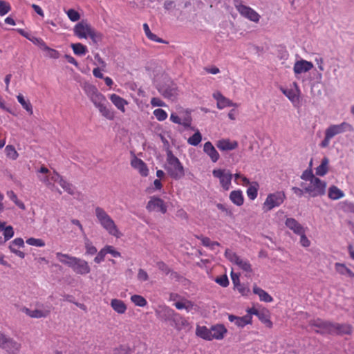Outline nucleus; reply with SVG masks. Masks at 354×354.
I'll use <instances>...</instances> for the list:
<instances>
[{
  "label": "nucleus",
  "mask_w": 354,
  "mask_h": 354,
  "mask_svg": "<svg viewBox=\"0 0 354 354\" xmlns=\"http://www.w3.org/2000/svg\"><path fill=\"white\" fill-rule=\"evenodd\" d=\"M158 91L165 98L171 100H174L178 94L177 86L173 83L160 86Z\"/></svg>",
  "instance_id": "obj_20"
},
{
  "label": "nucleus",
  "mask_w": 354,
  "mask_h": 354,
  "mask_svg": "<svg viewBox=\"0 0 354 354\" xmlns=\"http://www.w3.org/2000/svg\"><path fill=\"white\" fill-rule=\"evenodd\" d=\"M313 64L311 62L301 59L294 64L293 72L296 77L299 75L307 73L313 68Z\"/></svg>",
  "instance_id": "obj_16"
},
{
  "label": "nucleus",
  "mask_w": 354,
  "mask_h": 354,
  "mask_svg": "<svg viewBox=\"0 0 354 354\" xmlns=\"http://www.w3.org/2000/svg\"><path fill=\"white\" fill-rule=\"evenodd\" d=\"M110 305L112 308L119 314H124L127 308L124 302L118 299H111Z\"/></svg>",
  "instance_id": "obj_31"
},
{
  "label": "nucleus",
  "mask_w": 354,
  "mask_h": 354,
  "mask_svg": "<svg viewBox=\"0 0 354 354\" xmlns=\"http://www.w3.org/2000/svg\"><path fill=\"white\" fill-rule=\"evenodd\" d=\"M302 179L309 181V184L305 187L304 191L309 194L310 197H317L322 196L326 192V183L310 174L308 177L304 174Z\"/></svg>",
  "instance_id": "obj_3"
},
{
  "label": "nucleus",
  "mask_w": 354,
  "mask_h": 354,
  "mask_svg": "<svg viewBox=\"0 0 354 354\" xmlns=\"http://www.w3.org/2000/svg\"><path fill=\"white\" fill-rule=\"evenodd\" d=\"M165 169L172 178L179 180L185 176L183 165L171 151H167Z\"/></svg>",
  "instance_id": "obj_2"
},
{
  "label": "nucleus",
  "mask_w": 354,
  "mask_h": 354,
  "mask_svg": "<svg viewBox=\"0 0 354 354\" xmlns=\"http://www.w3.org/2000/svg\"><path fill=\"white\" fill-rule=\"evenodd\" d=\"M185 297L176 293L171 292L169 294V300L173 303V305L175 306V304L181 301Z\"/></svg>",
  "instance_id": "obj_59"
},
{
  "label": "nucleus",
  "mask_w": 354,
  "mask_h": 354,
  "mask_svg": "<svg viewBox=\"0 0 354 354\" xmlns=\"http://www.w3.org/2000/svg\"><path fill=\"white\" fill-rule=\"evenodd\" d=\"M202 244L205 246V247H208L212 250L214 249V247L215 246H218L219 245V243L218 242H216V241H212L210 240V239L207 238V237H203V236H201V238H199Z\"/></svg>",
  "instance_id": "obj_47"
},
{
  "label": "nucleus",
  "mask_w": 354,
  "mask_h": 354,
  "mask_svg": "<svg viewBox=\"0 0 354 354\" xmlns=\"http://www.w3.org/2000/svg\"><path fill=\"white\" fill-rule=\"evenodd\" d=\"M51 179L57 183L63 189L71 195L75 193V187L66 180L63 178L57 172L54 171V174L51 176Z\"/></svg>",
  "instance_id": "obj_17"
},
{
  "label": "nucleus",
  "mask_w": 354,
  "mask_h": 354,
  "mask_svg": "<svg viewBox=\"0 0 354 354\" xmlns=\"http://www.w3.org/2000/svg\"><path fill=\"white\" fill-rule=\"evenodd\" d=\"M21 344L0 332V348L9 354H19Z\"/></svg>",
  "instance_id": "obj_7"
},
{
  "label": "nucleus",
  "mask_w": 354,
  "mask_h": 354,
  "mask_svg": "<svg viewBox=\"0 0 354 354\" xmlns=\"http://www.w3.org/2000/svg\"><path fill=\"white\" fill-rule=\"evenodd\" d=\"M285 198V194L282 192H277L268 194L263 205V210L268 212L276 207H279L283 203Z\"/></svg>",
  "instance_id": "obj_9"
},
{
  "label": "nucleus",
  "mask_w": 354,
  "mask_h": 354,
  "mask_svg": "<svg viewBox=\"0 0 354 354\" xmlns=\"http://www.w3.org/2000/svg\"><path fill=\"white\" fill-rule=\"evenodd\" d=\"M156 315L165 321H172L174 323L180 321L183 325L187 323V320L167 306H158L156 310Z\"/></svg>",
  "instance_id": "obj_6"
},
{
  "label": "nucleus",
  "mask_w": 354,
  "mask_h": 354,
  "mask_svg": "<svg viewBox=\"0 0 354 354\" xmlns=\"http://www.w3.org/2000/svg\"><path fill=\"white\" fill-rule=\"evenodd\" d=\"M227 333V329L222 324H217L211 327L212 339H222Z\"/></svg>",
  "instance_id": "obj_29"
},
{
  "label": "nucleus",
  "mask_w": 354,
  "mask_h": 354,
  "mask_svg": "<svg viewBox=\"0 0 354 354\" xmlns=\"http://www.w3.org/2000/svg\"><path fill=\"white\" fill-rule=\"evenodd\" d=\"M225 257L233 264L245 272L246 277H250L253 272L252 267L250 261L245 258L239 256L236 253L230 249L225 252Z\"/></svg>",
  "instance_id": "obj_5"
},
{
  "label": "nucleus",
  "mask_w": 354,
  "mask_h": 354,
  "mask_svg": "<svg viewBox=\"0 0 354 354\" xmlns=\"http://www.w3.org/2000/svg\"><path fill=\"white\" fill-rule=\"evenodd\" d=\"M196 335L203 339L207 340H212V336L211 335V328H207L205 326H198L196 328Z\"/></svg>",
  "instance_id": "obj_36"
},
{
  "label": "nucleus",
  "mask_w": 354,
  "mask_h": 354,
  "mask_svg": "<svg viewBox=\"0 0 354 354\" xmlns=\"http://www.w3.org/2000/svg\"><path fill=\"white\" fill-rule=\"evenodd\" d=\"M18 102L21 104L23 108L30 114L33 113L32 106L29 100H26L24 97L21 94H19L17 96Z\"/></svg>",
  "instance_id": "obj_40"
},
{
  "label": "nucleus",
  "mask_w": 354,
  "mask_h": 354,
  "mask_svg": "<svg viewBox=\"0 0 354 354\" xmlns=\"http://www.w3.org/2000/svg\"><path fill=\"white\" fill-rule=\"evenodd\" d=\"M55 255H56L57 260L60 263H62L70 268L71 267L73 261L75 260V257L71 256L68 254H64L62 252H57L55 254Z\"/></svg>",
  "instance_id": "obj_33"
},
{
  "label": "nucleus",
  "mask_w": 354,
  "mask_h": 354,
  "mask_svg": "<svg viewBox=\"0 0 354 354\" xmlns=\"http://www.w3.org/2000/svg\"><path fill=\"white\" fill-rule=\"evenodd\" d=\"M258 192V184L254 183L253 185H250L247 190V195L251 200H254L257 196Z\"/></svg>",
  "instance_id": "obj_45"
},
{
  "label": "nucleus",
  "mask_w": 354,
  "mask_h": 354,
  "mask_svg": "<svg viewBox=\"0 0 354 354\" xmlns=\"http://www.w3.org/2000/svg\"><path fill=\"white\" fill-rule=\"evenodd\" d=\"M212 96L216 100V106L218 109H223L230 106H238L236 103H234L232 100L225 97L220 91H215Z\"/></svg>",
  "instance_id": "obj_18"
},
{
  "label": "nucleus",
  "mask_w": 354,
  "mask_h": 354,
  "mask_svg": "<svg viewBox=\"0 0 354 354\" xmlns=\"http://www.w3.org/2000/svg\"><path fill=\"white\" fill-rule=\"evenodd\" d=\"M131 301L135 306L145 307L147 305V301L145 297L139 295H133L131 297Z\"/></svg>",
  "instance_id": "obj_41"
},
{
  "label": "nucleus",
  "mask_w": 354,
  "mask_h": 354,
  "mask_svg": "<svg viewBox=\"0 0 354 354\" xmlns=\"http://www.w3.org/2000/svg\"><path fill=\"white\" fill-rule=\"evenodd\" d=\"M6 156L12 159L15 160L18 157V153L15 150V147L12 145H7L5 149Z\"/></svg>",
  "instance_id": "obj_46"
},
{
  "label": "nucleus",
  "mask_w": 354,
  "mask_h": 354,
  "mask_svg": "<svg viewBox=\"0 0 354 354\" xmlns=\"http://www.w3.org/2000/svg\"><path fill=\"white\" fill-rule=\"evenodd\" d=\"M106 254V252L105 250V247H104L98 252V253L97 254L96 257L94 259V261L96 263H102V261H104Z\"/></svg>",
  "instance_id": "obj_60"
},
{
  "label": "nucleus",
  "mask_w": 354,
  "mask_h": 354,
  "mask_svg": "<svg viewBox=\"0 0 354 354\" xmlns=\"http://www.w3.org/2000/svg\"><path fill=\"white\" fill-rule=\"evenodd\" d=\"M251 322V317L246 315L243 317H238L235 322V324L239 327H244L245 325L250 324Z\"/></svg>",
  "instance_id": "obj_50"
},
{
  "label": "nucleus",
  "mask_w": 354,
  "mask_h": 354,
  "mask_svg": "<svg viewBox=\"0 0 354 354\" xmlns=\"http://www.w3.org/2000/svg\"><path fill=\"white\" fill-rule=\"evenodd\" d=\"M105 250L106 252V254H110L113 257H120L121 255L120 253L118 251H117L114 248V247H113L111 245H106Z\"/></svg>",
  "instance_id": "obj_64"
},
{
  "label": "nucleus",
  "mask_w": 354,
  "mask_h": 354,
  "mask_svg": "<svg viewBox=\"0 0 354 354\" xmlns=\"http://www.w3.org/2000/svg\"><path fill=\"white\" fill-rule=\"evenodd\" d=\"M26 243L35 246V247H44L45 246V242L44 240L41 239H35V238H29L26 240Z\"/></svg>",
  "instance_id": "obj_51"
},
{
  "label": "nucleus",
  "mask_w": 354,
  "mask_h": 354,
  "mask_svg": "<svg viewBox=\"0 0 354 354\" xmlns=\"http://www.w3.org/2000/svg\"><path fill=\"white\" fill-rule=\"evenodd\" d=\"M131 165L135 169L138 170L140 174L142 176H147L149 174V169L147 165L140 158L134 157L131 161Z\"/></svg>",
  "instance_id": "obj_24"
},
{
  "label": "nucleus",
  "mask_w": 354,
  "mask_h": 354,
  "mask_svg": "<svg viewBox=\"0 0 354 354\" xmlns=\"http://www.w3.org/2000/svg\"><path fill=\"white\" fill-rule=\"evenodd\" d=\"M203 151L209 157L213 162H217L220 158L218 152L209 141L204 144Z\"/></svg>",
  "instance_id": "obj_25"
},
{
  "label": "nucleus",
  "mask_w": 354,
  "mask_h": 354,
  "mask_svg": "<svg viewBox=\"0 0 354 354\" xmlns=\"http://www.w3.org/2000/svg\"><path fill=\"white\" fill-rule=\"evenodd\" d=\"M236 8L240 15L243 17L255 23L259 22L261 16L252 8L241 3L236 5Z\"/></svg>",
  "instance_id": "obj_12"
},
{
  "label": "nucleus",
  "mask_w": 354,
  "mask_h": 354,
  "mask_svg": "<svg viewBox=\"0 0 354 354\" xmlns=\"http://www.w3.org/2000/svg\"><path fill=\"white\" fill-rule=\"evenodd\" d=\"M71 48L73 53L78 56H83L88 52L86 46L81 43L72 44Z\"/></svg>",
  "instance_id": "obj_39"
},
{
  "label": "nucleus",
  "mask_w": 354,
  "mask_h": 354,
  "mask_svg": "<svg viewBox=\"0 0 354 354\" xmlns=\"http://www.w3.org/2000/svg\"><path fill=\"white\" fill-rule=\"evenodd\" d=\"M344 196V192L336 186H331L328 189V197L332 200H337Z\"/></svg>",
  "instance_id": "obj_37"
},
{
  "label": "nucleus",
  "mask_w": 354,
  "mask_h": 354,
  "mask_svg": "<svg viewBox=\"0 0 354 354\" xmlns=\"http://www.w3.org/2000/svg\"><path fill=\"white\" fill-rule=\"evenodd\" d=\"M137 279L141 282L147 281L149 280V275L144 269L140 268L138 271Z\"/></svg>",
  "instance_id": "obj_61"
},
{
  "label": "nucleus",
  "mask_w": 354,
  "mask_h": 354,
  "mask_svg": "<svg viewBox=\"0 0 354 354\" xmlns=\"http://www.w3.org/2000/svg\"><path fill=\"white\" fill-rule=\"evenodd\" d=\"M10 9L11 8L8 3L4 1H0V16L6 15Z\"/></svg>",
  "instance_id": "obj_56"
},
{
  "label": "nucleus",
  "mask_w": 354,
  "mask_h": 354,
  "mask_svg": "<svg viewBox=\"0 0 354 354\" xmlns=\"http://www.w3.org/2000/svg\"><path fill=\"white\" fill-rule=\"evenodd\" d=\"M230 199L237 206L242 205L244 201L243 195L241 190L232 191L230 194Z\"/></svg>",
  "instance_id": "obj_32"
},
{
  "label": "nucleus",
  "mask_w": 354,
  "mask_h": 354,
  "mask_svg": "<svg viewBox=\"0 0 354 354\" xmlns=\"http://www.w3.org/2000/svg\"><path fill=\"white\" fill-rule=\"evenodd\" d=\"M153 113L158 121H164L167 118V112L162 109H155Z\"/></svg>",
  "instance_id": "obj_49"
},
{
  "label": "nucleus",
  "mask_w": 354,
  "mask_h": 354,
  "mask_svg": "<svg viewBox=\"0 0 354 354\" xmlns=\"http://www.w3.org/2000/svg\"><path fill=\"white\" fill-rule=\"evenodd\" d=\"M215 281L222 287H227L229 285V280L225 274L216 277Z\"/></svg>",
  "instance_id": "obj_62"
},
{
  "label": "nucleus",
  "mask_w": 354,
  "mask_h": 354,
  "mask_svg": "<svg viewBox=\"0 0 354 354\" xmlns=\"http://www.w3.org/2000/svg\"><path fill=\"white\" fill-rule=\"evenodd\" d=\"M143 30L146 36L151 41H154L159 43H163V40L160 38H158L155 34L152 33L149 29V27L147 24H143Z\"/></svg>",
  "instance_id": "obj_43"
},
{
  "label": "nucleus",
  "mask_w": 354,
  "mask_h": 354,
  "mask_svg": "<svg viewBox=\"0 0 354 354\" xmlns=\"http://www.w3.org/2000/svg\"><path fill=\"white\" fill-rule=\"evenodd\" d=\"M175 307L178 310H185L187 313H190L193 310H196L197 306L191 300L184 297L181 301L175 304Z\"/></svg>",
  "instance_id": "obj_27"
},
{
  "label": "nucleus",
  "mask_w": 354,
  "mask_h": 354,
  "mask_svg": "<svg viewBox=\"0 0 354 354\" xmlns=\"http://www.w3.org/2000/svg\"><path fill=\"white\" fill-rule=\"evenodd\" d=\"M315 324L331 333L350 334L351 333V327L349 325L335 324L322 320L316 321Z\"/></svg>",
  "instance_id": "obj_8"
},
{
  "label": "nucleus",
  "mask_w": 354,
  "mask_h": 354,
  "mask_svg": "<svg viewBox=\"0 0 354 354\" xmlns=\"http://www.w3.org/2000/svg\"><path fill=\"white\" fill-rule=\"evenodd\" d=\"M253 292L257 295L262 301L271 302L273 300L272 297L267 292L257 286L253 287Z\"/></svg>",
  "instance_id": "obj_34"
},
{
  "label": "nucleus",
  "mask_w": 354,
  "mask_h": 354,
  "mask_svg": "<svg viewBox=\"0 0 354 354\" xmlns=\"http://www.w3.org/2000/svg\"><path fill=\"white\" fill-rule=\"evenodd\" d=\"M69 19L73 22L77 21L80 19V15L77 11L74 9H68L65 10Z\"/></svg>",
  "instance_id": "obj_48"
},
{
  "label": "nucleus",
  "mask_w": 354,
  "mask_h": 354,
  "mask_svg": "<svg viewBox=\"0 0 354 354\" xmlns=\"http://www.w3.org/2000/svg\"><path fill=\"white\" fill-rule=\"evenodd\" d=\"M50 310H51V308L50 306L37 304L36 305V308L34 310H32V314L30 315V317H32V318L46 317L50 314Z\"/></svg>",
  "instance_id": "obj_23"
},
{
  "label": "nucleus",
  "mask_w": 354,
  "mask_h": 354,
  "mask_svg": "<svg viewBox=\"0 0 354 354\" xmlns=\"http://www.w3.org/2000/svg\"><path fill=\"white\" fill-rule=\"evenodd\" d=\"M202 140V135L199 132L198 130H197L194 134L188 138L187 142L192 146H197Z\"/></svg>",
  "instance_id": "obj_44"
},
{
  "label": "nucleus",
  "mask_w": 354,
  "mask_h": 354,
  "mask_svg": "<svg viewBox=\"0 0 354 354\" xmlns=\"http://www.w3.org/2000/svg\"><path fill=\"white\" fill-rule=\"evenodd\" d=\"M95 214L97 222L109 234L116 238L122 236V234L115 225V221L103 208L96 207Z\"/></svg>",
  "instance_id": "obj_1"
},
{
  "label": "nucleus",
  "mask_w": 354,
  "mask_h": 354,
  "mask_svg": "<svg viewBox=\"0 0 354 354\" xmlns=\"http://www.w3.org/2000/svg\"><path fill=\"white\" fill-rule=\"evenodd\" d=\"M89 33L88 37L91 39L93 43L97 44L102 39V35L100 32H96L93 28H92Z\"/></svg>",
  "instance_id": "obj_54"
},
{
  "label": "nucleus",
  "mask_w": 354,
  "mask_h": 354,
  "mask_svg": "<svg viewBox=\"0 0 354 354\" xmlns=\"http://www.w3.org/2000/svg\"><path fill=\"white\" fill-rule=\"evenodd\" d=\"M85 91L95 107H97L102 103L106 102L105 97L100 93L95 86H88Z\"/></svg>",
  "instance_id": "obj_13"
},
{
  "label": "nucleus",
  "mask_w": 354,
  "mask_h": 354,
  "mask_svg": "<svg viewBox=\"0 0 354 354\" xmlns=\"http://www.w3.org/2000/svg\"><path fill=\"white\" fill-rule=\"evenodd\" d=\"M286 226L292 230L295 234H301L303 232H306L307 227H304L300 224L296 219L293 218H288L285 222Z\"/></svg>",
  "instance_id": "obj_22"
},
{
  "label": "nucleus",
  "mask_w": 354,
  "mask_h": 354,
  "mask_svg": "<svg viewBox=\"0 0 354 354\" xmlns=\"http://www.w3.org/2000/svg\"><path fill=\"white\" fill-rule=\"evenodd\" d=\"M329 160L325 157L322 159L320 165L315 169V174L317 176H323L326 175L328 171Z\"/></svg>",
  "instance_id": "obj_35"
},
{
  "label": "nucleus",
  "mask_w": 354,
  "mask_h": 354,
  "mask_svg": "<svg viewBox=\"0 0 354 354\" xmlns=\"http://www.w3.org/2000/svg\"><path fill=\"white\" fill-rule=\"evenodd\" d=\"M351 130L352 127L351 124L346 122L338 124H331L328 126L325 130L324 138L320 143V147L322 148L328 147L330 140L335 136Z\"/></svg>",
  "instance_id": "obj_4"
},
{
  "label": "nucleus",
  "mask_w": 354,
  "mask_h": 354,
  "mask_svg": "<svg viewBox=\"0 0 354 354\" xmlns=\"http://www.w3.org/2000/svg\"><path fill=\"white\" fill-rule=\"evenodd\" d=\"M335 270L338 274L341 275L346 276L351 278L354 277V272L344 263H335Z\"/></svg>",
  "instance_id": "obj_30"
},
{
  "label": "nucleus",
  "mask_w": 354,
  "mask_h": 354,
  "mask_svg": "<svg viewBox=\"0 0 354 354\" xmlns=\"http://www.w3.org/2000/svg\"><path fill=\"white\" fill-rule=\"evenodd\" d=\"M214 178L219 180L220 185L223 190L227 191L231 187L232 174L229 170L225 169H215L212 171Z\"/></svg>",
  "instance_id": "obj_10"
},
{
  "label": "nucleus",
  "mask_w": 354,
  "mask_h": 354,
  "mask_svg": "<svg viewBox=\"0 0 354 354\" xmlns=\"http://www.w3.org/2000/svg\"><path fill=\"white\" fill-rule=\"evenodd\" d=\"M29 41L38 46L43 50L47 46L42 39L32 35L29 38Z\"/></svg>",
  "instance_id": "obj_52"
},
{
  "label": "nucleus",
  "mask_w": 354,
  "mask_h": 354,
  "mask_svg": "<svg viewBox=\"0 0 354 354\" xmlns=\"http://www.w3.org/2000/svg\"><path fill=\"white\" fill-rule=\"evenodd\" d=\"M234 180L237 184H241L243 185H248L250 184L249 180L245 177L242 176L241 174H236L234 175Z\"/></svg>",
  "instance_id": "obj_57"
},
{
  "label": "nucleus",
  "mask_w": 354,
  "mask_h": 354,
  "mask_svg": "<svg viewBox=\"0 0 354 354\" xmlns=\"http://www.w3.org/2000/svg\"><path fill=\"white\" fill-rule=\"evenodd\" d=\"M96 108L98 109L100 113L106 119L113 120L114 118L113 111L106 106L105 102L102 103Z\"/></svg>",
  "instance_id": "obj_38"
},
{
  "label": "nucleus",
  "mask_w": 354,
  "mask_h": 354,
  "mask_svg": "<svg viewBox=\"0 0 354 354\" xmlns=\"http://www.w3.org/2000/svg\"><path fill=\"white\" fill-rule=\"evenodd\" d=\"M3 238L6 241L10 240L14 236V230L11 225H8L3 231Z\"/></svg>",
  "instance_id": "obj_53"
},
{
  "label": "nucleus",
  "mask_w": 354,
  "mask_h": 354,
  "mask_svg": "<svg viewBox=\"0 0 354 354\" xmlns=\"http://www.w3.org/2000/svg\"><path fill=\"white\" fill-rule=\"evenodd\" d=\"M109 99L118 110L122 113L125 112V106L128 104L126 100L114 93L109 95Z\"/></svg>",
  "instance_id": "obj_28"
},
{
  "label": "nucleus",
  "mask_w": 354,
  "mask_h": 354,
  "mask_svg": "<svg viewBox=\"0 0 354 354\" xmlns=\"http://www.w3.org/2000/svg\"><path fill=\"white\" fill-rule=\"evenodd\" d=\"M84 242L86 254L93 255L97 253V248L93 245V243L86 236L84 238Z\"/></svg>",
  "instance_id": "obj_42"
},
{
  "label": "nucleus",
  "mask_w": 354,
  "mask_h": 354,
  "mask_svg": "<svg viewBox=\"0 0 354 354\" xmlns=\"http://www.w3.org/2000/svg\"><path fill=\"white\" fill-rule=\"evenodd\" d=\"M299 236H300V244L303 247L308 248L310 245V241L306 236V232H303L302 234H299Z\"/></svg>",
  "instance_id": "obj_63"
},
{
  "label": "nucleus",
  "mask_w": 354,
  "mask_h": 354,
  "mask_svg": "<svg viewBox=\"0 0 354 354\" xmlns=\"http://www.w3.org/2000/svg\"><path fill=\"white\" fill-rule=\"evenodd\" d=\"M92 28L86 21H82L75 26L74 34L80 39H87Z\"/></svg>",
  "instance_id": "obj_15"
},
{
  "label": "nucleus",
  "mask_w": 354,
  "mask_h": 354,
  "mask_svg": "<svg viewBox=\"0 0 354 354\" xmlns=\"http://www.w3.org/2000/svg\"><path fill=\"white\" fill-rule=\"evenodd\" d=\"M71 268L77 274L85 275L91 272V268L88 262L76 257Z\"/></svg>",
  "instance_id": "obj_14"
},
{
  "label": "nucleus",
  "mask_w": 354,
  "mask_h": 354,
  "mask_svg": "<svg viewBox=\"0 0 354 354\" xmlns=\"http://www.w3.org/2000/svg\"><path fill=\"white\" fill-rule=\"evenodd\" d=\"M280 91L294 104L299 102L301 91L297 82H293L288 87H280Z\"/></svg>",
  "instance_id": "obj_11"
},
{
  "label": "nucleus",
  "mask_w": 354,
  "mask_h": 354,
  "mask_svg": "<svg viewBox=\"0 0 354 354\" xmlns=\"http://www.w3.org/2000/svg\"><path fill=\"white\" fill-rule=\"evenodd\" d=\"M46 52V55L50 58L57 59L59 56V53L57 50L49 48L48 46L44 49Z\"/></svg>",
  "instance_id": "obj_58"
},
{
  "label": "nucleus",
  "mask_w": 354,
  "mask_h": 354,
  "mask_svg": "<svg viewBox=\"0 0 354 354\" xmlns=\"http://www.w3.org/2000/svg\"><path fill=\"white\" fill-rule=\"evenodd\" d=\"M216 145L221 151H232L238 147V142L229 139H221L217 141Z\"/></svg>",
  "instance_id": "obj_26"
},
{
  "label": "nucleus",
  "mask_w": 354,
  "mask_h": 354,
  "mask_svg": "<svg viewBox=\"0 0 354 354\" xmlns=\"http://www.w3.org/2000/svg\"><path fill=\"white\" fill-rule=\"evenodd\" d=\"M147 208L149 211H155V212H160L162 213H165L167 211V207L165 205L164 201L156 197H153L148 202L147 205Z\"/></svg>",
  "instance_id": "obj_21"
},
{
  "label": "nucleus",
  "mask_w": 354,
  "mask_h": 354,
  "mask_svg": "<svg viewBox=\"0 0 354 354\" xmlns=\"http://www.w3.org/2000/svg\"><path fill=\"white\" fill-rule=\"evenodd\" d=\"M38 172L42 174L38 175L39 179L50 189L54 190L55 182L51 179L54 171L50 172L46 167H41L39 170H38Z\"/></svg>",
  "instance_id": "obj_19"
},
{
  "label": "nucleus",
  "mask_w": 354,
  "mask_h": 354,
  "mask_svg": "<svg viewBox=\"0 0 354 354\" xmlns=\"http://www.w3.org/2000/svg\"><path fill=\"white\" fill-rule=\"evenodd\" d=\"M24 246V239L21 238H16L10 243L9 249L23 248Z\"/></svg>",
  "instance_id": "obj_55"
}]
</instances>
